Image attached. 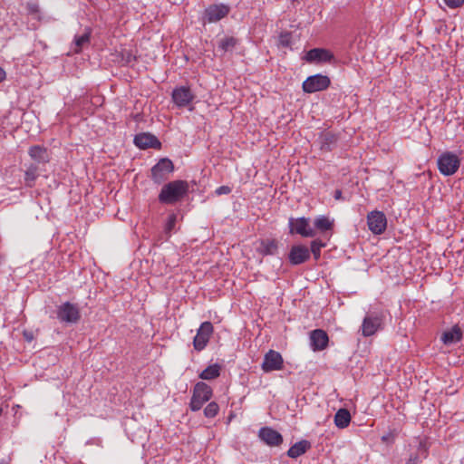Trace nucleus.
Wrapping results in <instances>:
<instances>
[{
  "label": "nucleus",
  "mask_w": 464,
  "mask_h": 464,
  "mask_svg": "<svg viewBox=\"0 0 464 464\" xmlns=\"http://www.w3.org/2000/svg\"><path fill=\"white\" fill-rule=\"evenodd\" d=\"M188 191V184L184 180H174L163 186L159 194V200L164 204H173L185 197Z\"/></svg>",
  "instance_id": "obj_1"
},
{
  "label": "nucleus",
  "mask_w": 464,
  "mask_h": 464,
  "mask_svg": "<svg viewBox=\"0 0 464 464\" xmlns=\"http://www.w3.org/2000/svg\"><path fill=\"white\" fill-rule=\"evenodd\" d=\"M212 394L213 392L209 385L203 382L196 383L189 403L191 411H199L202 406L210 400Z\"/></svg>",
  "instance_id": "obj_2"
},
{
  "label": "nucleus",
  "mask_w": 464,
  "mask_h": 464,
  "mask_svg": "<svg viewBox=\"0 0 464 464\" xmlns=\"http://www.w3.org/2000/svg\"><path fill=\"white\" fill-rule=\"evenodd\" d=\"M437 165L440 172L443 176H451L459 169L460 160L456 154L446 151L439 156Z\"/></svg>",
  "instance_id": "obj_3"
},
{
  "label": "nucleus",
  "mask_w": 464,
  "mask_h": 464,
  "mask_svg": "<svg viewBox=\"0 0 464 464\" xmlns=\"http://www.w3.org/2000/svg\"><path fill=\"white\" fill-rule=\"evenodd\" d=\"M290 234H297L303 237H313L315 236V229L312 227L308 218H289Z\"/></svg>",
  "instance_id": "obj_4"
},
{
  "label": "nucleus",
  "mask_w": 464,
  "mask_h": 464,
  "mask_svg": "<svg viewBox=\"0 0 464 464\" xmlns=\"http://www.w3.org/2000/svg\"><path fill=\"white\" fill-rule=\"evenodd\" d=\"M331 84V80L327 75L317 73L305 79L302 84L303 91L307 93H313L326 90Z\"/></svg>",
  "instance_id": "obj_5"
},
{
  "label": "nucleus",
  "mask_w": 464,
  "mask_h": 464,
  "mask_svg": "<svg viewBox=\"0 0 464 464\" xmlns=\"http://www.w3.org/2000/svg\"><path fill=\"white\" fill-rule=\"evenodd\" d=\"M213 332L214 327L210 322L202 323L198 329L197 334L193 340V346L195 350H203L207 346L211 335L213 334Z\"/></svg>",
  "instance_id": "obj_6"
},
{
  "label": "nucleus",
  "mask_w": 464,
  "mask_h": 464,
  "mask_svg": "<svg viewBox=\"0 0 464 464\" xmlns=\"http://www.w3.org/2000/svg\"><path fill=\"white\" fill-rule=\"evenodd\" d=\"M368 227L374 235L382 234L387 227L385 215L381 211H372L367 216Z\"/></svg>",
  "instance_id": "obj_7"
},
{
  "label": "nucleus",
  "mask_w": 464,
  "mask_h": 464,
  "mask_svg": "<svg viewBox=\"0 0 464 464\" xmlns=\"http://www.w3.org/2000/svg\"><path fill=\"white\" fill-rule=\"evenodd\" d=\"M171 98L177 107L184 108L191 105L194 95L188 87L179 86L172 91Z\"/></svg>",
  "instance_id": "obj_8"
},
{
  "label": "nucleus",
  "mask_w": 464,
  "mask_h": 464,
  "mask_svg": "<svg viewBox=\"0 0 464 464\" xmlns=\"http://www.w3.org/2000/svg\"><path fill=\"white\" fill-rule=\"evenodd\" d=\"M284 360L282 355L274 350H269L264 356L262 370L265 372L279 371L283 368Z\"/></svg>",
  "instance_id": "obj_9"
},
{
  "label": "nucleus",
  "mask_w": 464,
  "mask_h": 464,
  "mask_svg": "<svg viewBox=\"0 0 464 464\" xmlns=\"http://www.w3.org/2000/svg\"><path fill=\"white\" fill-rule=\"evenodd\" d=\"M304 59L310 63H324L334 60V53L324 48H314L309 50Z\"/></svg>",
  "instance_id": "obj_10"
},
{
  "label": "nucleus",
  "mask_w": 464,
  "mask_h": 464,
  "mask_svg": "<svg viewBox=\"0 0 464 464\" xmlns=\"http://www.w3.org/2000/svg\"><path fill=\"white\" fill-rule=\"evenodd\" d=\"M174 166L170 160L169 159H161L153 168H152V178L156 182H160L167 174H169L173 171Z\"/></svg>",
  "instance_id": "obj_11"
},
{
  "label": "nucleus",
  "mask_w": 464,
  "mask_h": 464,
  "mask_svg": "<svg viewBox=\"0 0 464 464\" xmlns=\"http://www.w3.org/2000/svg\"><path fill=\"white\" fill-rule=\"evenodd\" d=\"M58 318L65 323H76L79 319V311L73 304L65 303L59 308Z\"/></svg>",
  "instance_id": "obj_12"
},
{
  "label": "nucleus",
  "mask_w": 464,
  "mask_h": 464,
  "mask_svg": "<svg viewBox=\"0 0 464 464\" xmlns=\"http://www.w3.org/2000/svg\"><path fill=\"white\" fill-rule=\"evenodd\" d=\"M310 256L309 250L306 246L296 245L290 249L288 258L292 265H299L305 262Z\"/></svg>",
  "instance_id": "obj_13"
},
{
  "label": "nucleus",
  "mask_w": 464,
  "mask_h": 464,
  "mask_svg": "<svg viewBox=\"0 0 464 464\" xmlns=\"http://www.w3.org/2000/svg\"><path fill=\"white\" fill-rule=\"evenodd\" d=\"M229 8L226 5H215L208 7L205 11L208 23H216L228 14Z\"/></svg>",
  "instance_id": "obj_14"
},
{
  "label": "nucleus",
  "mask_w": 464,
  "mask_h": 464,
  "mask_svg": "<svg viewBox=\"0 0 464 464\" xmlns=\"http://www.w3.org/2000/svg\"><path fill=\"white\" fill-rule=\"evenodd\" d=\"M134 143L140 149L160 148V140L150 133H140L134 137Z\"/></svg>",
  "instance_id": "obj_15"
},
{
  "label": "nucleus",
  "mask_w": 464,
  "mask_h": 464,
  "mask_svg": "<svg viewBox=\"0 0 464 464\" xmlns=\"http://www.w3.org/2000/svg\"><path fill=\"white\" fill-rule=\"evenodd\" d=\"M259 437L270 446H278L283 441V437L276 430L265 427L259 430Z\"/></svg>",
  "instance_id": "obj_16"
},
{
  "label": "nucleus",
  "mask_w": 464,
  "mask_h": 464,
  "mask_svg": "<svg viewBox=\"0 0 464 464\" xmlns=\"http://www.w3.org/2000/svg\"><path fill=\"white\" fill-rule=\"evenodd\" d=\"M311 345L314 351L324 350L328 344L327 334L320 329L314 330L310 334Z\"/></svg>",
  "instance_id": "obj_17"
},
{
  "label": "nucleus",
  "mask_w": 464,
  "mask_h": 464,
  "mask_svg": "<svg viewBox=\"0 0 464 464\" xmlns=\"http://www.w3.org/2000/svg\"><path fill=\"white\" fill-rule=\"evenodd\" d=\"M314 226L319 233L331 231L334 227V219L326 216H319L314 219Z\"/></svg>",
  "instance_id": "obj_18"
},
{
  "label": "nucleus",
  "mask_w": 464,
  "mask_h": 464,
  "mask_svg": "<svg viewBox=\"0 0 464 464\" xmlns=\"http://www.w3.org/2000/svg\"><path fill=\"white\" fill-rule=\"evenodd\" d=\"M462 338V333L458 326L452 327L450 330L442 334L441 341L444 344H452L458 343Z\"/></svg>",
  "instance_id": "obj_19"
},
{
  "label": "nucleus",
  "mask_w": 464,
  "mask_h": 464,
  "mask_svg": "<svg viewBox=\"0 0 464 464\" xmlns=\"http://www.w3.org/2000/svg\"><path fill=\"white\" fill-rule=\"evenodd\" d=\"M221 366L218 363L208 365L199 373V378L206 381L214 380L219 377Z\"/></svg>",
  "instance_id": "obj_20"
},
{
  "label": "nucleus",
  "mask_w": 464,
  "mask_h": 464,
  "mask_svg": "<svg viewBox=\"0 0 464 464\" xmlns=\"http://www.w3.org/2000/svg\"><path fill=\"white\" fill-rule=\"evenodd\" d=\"M310 447V444L306 440H301L295 443L287 451L288 457L292 459L298 458L303 455L307 449Z\"/></svg>",
  "instance_id": "obj_21"
},
{
  "label": "nucleus",
  "mask_w": 464,
  "mask_h": 464,
  "mask_svg": "<svg viewBox=\"0 0 464 464\" xmlns=\"http://www.w3.org/2000/svg\"><path fill=\"white\" fill-rule=\"evenodd\" d=\"M256 244V250L262 255H271L277 247L275 240H259Z\"/></svg>",
  "instance_id": "obj_22"
},
{
  "label": "nucleus",
  "mask_w": 464,
  "mask_h": 464,
  "mask_svg": "<svg viewBox=\"0 0 464 464\" xmlns=\"http://www.w3.org/2000/svg\"><path fill=\"white\" fill-rule=\"evenodd\" d=\"M351 421V414L346 409H340L334 416V423L340 428L343 429L349 425Z\"/></svg>",
  "instance_id": "obj_23"
},
{
  "label": "nucleus",
  "mask_w": 464,
  "mask_h": 464,
  "mask_svg": "<svg viewBox=\"0 0 464 464\" xmlns=\"http://www.w3.org/2000/svg\"><path fill=\"white\" fill-rule=\"evenodd\" d=\"M379 327V323L377 320H372L371 318H365L362 323V334L365 336H370L375 334Z\"/></svg>",
  "instance_id": "obj_24"
},
{
  "label": "nucleus",
  "mask_w": 464,
  "mask_h": 464,
  "mask_svg": "<svg viewBox=\"0 0 464 464\" xmlns=\"http://www.w3.org/2000/svg\"><path fill=\"white\" fill-rule=\"evenodd\" d=\"M218 411L219 407L218 403L215 401H211L204 409V415L207 418H213L218 413Z\"/></svg>",
  "instance_id": "obj_25"
},
{
  "label": "nucleus",
  "mask_w": 464,
  "mask_h": 464,
  "mask_svg": "<svg viewBox=\"0 0 464 464\" xmlns=\"http://www.w3.org/2000/svg\"><path fill=\"white\" fill-rule=\"evenodd\" d=\"M90 41V33H85L82 35L75 37L74 43L76 45L75 53H80L82 46Z\"/></svg>",
  "instance_id": "obj_26"
},
{
  "label": "nucleus",
  "mask_w": 464,
  "mask_h": 464,
  "mask_svg": "<svg viewBox=\"0 0 464 464\" xmlns=\"http://www.w3.org/2000/svg\"><path fill=\"white\" fill-rule=\"evenodd\" d=\"M324 244H323L319 240H314L311 243V251L314 254V256L315 259L319 258L321 248L324 247Z\"/></svg>",
  "instance_id": "obj_27"
},
{
  "label": "nucleus",
  "mask_w": 464,
  "mask_h": 464,
  "mask_svg": "<svg viewBox=\"0 0 464 464\" xmlns=\"http://www.w3.org/2000/svg\"><path fill=\"white\" fill-rule=\"evenodd\" d=\"M292 37L289 33H284L279 35L278 44L280 46L288 47L291 44Z\"/></svg>",
  "instance_id": "obj_28"
},
{
  "label": "nucleus",
  "mask_w": 464,
  "mask_h": 464,
  "mask_svg": "<svg viewBox=\"0 0 464 464\" xmlns=\"http://www.w3.org/2000/svg\"><path fill=\"white\" fill-rule=\"evenodd\" d=\"M29 154L34 160H41L44 158V150L41 147L35 146L30 149Z\"/></svg>",
  "instance_id": "obj_29"
},
{
  "label": "nucleus",
  "mask_w": 464,
  "mask_h": 464,
  "mask_svg": "<svg viewBox=\"0 0 464 464\" xmlns=\"http://www.w3.org/2000/svg\"><path fill=\"white\" fill-rule=\"evenodd\" d=\"M444 2L450 8H457L463 5L464 0H444Z\"/></svg>",
  "instance_id": "obj_30"
},
{
  "label": "nucleus",
  "mask_w": 464,
  "mask_h": 464,
  "mask_svg": "<svg viewBox=\"0 0 464 464\" xmlns=\"http://www.w3.org/2000/svg\"><path fill=\"white\" fill-rule=\"evenodd\" d=\"M23 335L24 339L29 343H31L34 339V332L30 330H24Z\"/></svg>",
  "instance_id": "obj_31"
},
{
  "label": "nucleus",
  "mask_w": 464,
  "mask_h": 464,
  "mask_svg": "<svg viewBox=\"0 0 464 464\" xmlns=\"http://www.w3.org/2000/svg\"><path fill=\"white\" fill-rule=\"evenodd\" d=\"M175 223H176V217L174 215L169 216L168 218V222H167V229L169 231H170L174 227Z\"/></svg>",
  "instance_id": "obj_32"
},
{
  "label": "nucleus",
  "mask_w": 464,
  "mask_h": 464,
  "mask_svg": "<svg viewBox=\"0 0 464 464\" xmlns=\"http://www.w3.org/2000/svg\"><path fill=\"white\" fill-rule=\"evenodd\" d=\"M216 193L218 195L228 194L230 193V188L227 186H221L218 188H217Z\"/></svg>",
  "instance_id": "obj_33"
},
{
  "label": "nucleus",
  "mask_w": 464,
  "mask_h": 464,
  "mask_svg": "<svg viewBox=\"0 0 464 464\" xmlns=\"http://www.w3.org/2000/svg\"><path fill=\"white\" fill-rule=\"evenodd\" d=\"M6 78V72L5 71L0 67V82H4Z\"/></svg>",
  "instance_id": "obj_34"
},
{
  "label": "nucleus",
  "mask_w": 464,
  "mask_h": 464,
  "mask_svg": "<svg viewBox=\"0 0 464 464\" xmlns=\"http://www.w3.org/2000/svg\"><path fill=\"white\" fill-rule=\"evenodd\" d=\"M26 179L33 180L34 179V174H30L29 172H26L25 174Z\"/></svg>",
  "instance_id": "obj_35"
},
{
  "label": "nucleus",
  "mask_w": 464,
  "mask_h": 464,
  "mask_svg": "<svg viewBox=\"0 0 464 464\" xmlns=\"http://www.w3.org/2000/svg\"><path fill=\"white\" fill-rule=\"evenodd\" d=\"M131 61V55H129L128 56V59H127V63L130 62Z\"/></svg>",
  "instance_id": "obj_36"
}]
</instances>
